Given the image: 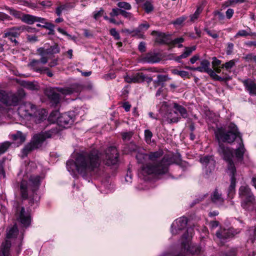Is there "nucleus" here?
Segmentation results:
<instances>
[{
    "mask_svg": "<svg viewBox=\"0 0 256 256\" xmlns=\"http://www.w3.org/2000/svg\"><path fill=\"white\" fill-rule=\"evenodd\" d=\"M228 172L230 176V184L228 190V197L230 198L232 196L235 190L236 182L235 175L236 174V170L234 171V172H232V170L228 171Z\"/></svg>",
    "mask_w": 256,
    "mask_h": 256,
    "instance_id": "4be33fe9",
    "label": "nucleus"
},
{
    "mask_svg": "<svg viewBox=\"0 0 256 256\" xmlns=\"http://www.w3.org/2000/svg\"><path fill=\"white\" fill-rule=\"evenodd\" d=\"M244 154V144L240 142V146L236 150L235 154L238 161H242Z\"/></svg>",
    "mask_w": 256,
    "mask_h": 256,
    "instance_id": "2f4dec72",
    "label": "nucleus"
},
{
    "mask_svg": "<svg viewBox=\"0 0 256 256\" xmlns=\"http://www.w3.org/2000/svg\"><path fill=\"white\" fill-rule=\"evenodd\" d=\"M122 14L124 18L130 20L132 18V14L129 12H127L124 10H122Z\"/></svg>",
    "mask_w": 256,
    "mask_h": 256,
    "instance_id": "0e129e2a",
    "label": "nucleus"
},
{
    "mask_svg": "<svg viewBox=\"0 0 256 256\" xmlns=\"http://www.w3.org/2000/svg\"><path fill=\"white\" fill-rule=\"evenodd\" d=\"M35 108L36 106L31 103L25 102L20 105L18 112L22 117L26 118L28 117H33L34 115H36Z\"/></svg>",
    "mask_w": 256,
    "mask_h": 256,
    "instance_id": "4468645a",
    "label": "nucleus"
},
{
    "mask_svg": "<svg viewBox=\"0 0 256 256\" xmlns=\"http://www.w3.org/2000/svg\"><path fill=\"white\" fill-rule=\"evenodd\" d=\"M210 198L212 202L216 204H222L224 201L222 193L218 190V188H216L210 196Z\"/></svg>",
    "mask_w": 256,
    "mask_h": 256,
    "instance_id": "b1692460",
    "label": "nucleus"
},
{
    "mask_svg": "<svg viewBox=\"0 0 256 256\" xmlns=\"http://www.w3.org/2000/svg\"><path fill=\"white\" fill-rule=\"evenodd\" d=\"M22 85L25 88L32 90H38L39 89L38 85L36 82H34L24 81Z\"/></svg>",
    "mask_w": 256,
    "mask_h": 256,
    "instance_id": "72a5a7b5",
    "label": "nucleus"
},
{
    "mask_svg": "<svg viewBox=\"0 0 256 256\" xmlns=\"http://www.w3.org/2000/svg\"><path fill=\"white\" fill-rule=\"evenodd\" d=\"M84 88V86L78 83L72 84L68 87L64 88H47L44 92L45 94L50 101L52 105L56 106L60 101V96L57 92H58L64 95H70L74 93L80 92Z\"/></svg>",
    "mask_w": 256,
    "mask_h": 256,
    "instance_id": "20e7f679",
    "label": "nucleus"
},
{
    "mask_svg": "<svg viewBox=\"0 0 256 256\" xmlns=\"http://www.w3.org/2000/svg\"><path fill=\"white\" fill-rule=\"evenodd\" d=\"M200 65V66L198 67V68H201L198 72H206L210 68V62L208 60H204L201 62Z\"/></svg>",
    "mask_w": 256,
    "mask_h": 256,
    "instance_id": "4c0bfd02",
    "label": "nucleus"
},
{
    "mask_svg": "<svg viewBox=\"0 0 256 256\" xmlns=\"http://www.w3.org/2000/svg\"><path fill=\"white\" fill-rule=\"evenodd\" d=\"M42 178L38 175H32L28 182L22 180L20 184V194L22 200L28 199L29 204L32 206L40 200L36 192L39 188Z\"/></svg>",
    "mask_w": 256,
    "mask_h": 256,
    "instance_id": "7ed1b4c3",
    "label": "nucleus"
},
{
    "mask_svg": "<svg viewBox=\"0 0 256 256\" xmlns=\"http://www.w3.org/2000/svg\"><path fill=\"white\" fill-rule=\"evenodd\" d=\"M239 196L242 199L241 205L244 208L252 204L255 198L250 189L247 186H241L239 188Z\"/></svg>",
    "mask_w": 256,
    "mask_h": 256,
    "instance_id": "1a4fd4ad",
    "label": "nucleus"
},
{
    "mask_svg": "<svg viewBox=\"0 0 256 256\" xmlns=\"http://www.w3.org/2000/svg\"><path fill=\"white\" fill-rule=\"evenodd\" d=\"M110 33L112 36L114 37L116 40H118L120 39V36L115 28L110 29Z\"/></svg>",
    "mask_w": 256,
    "mask_h": 256,
    "instance_id": "4d7b16f0",
    "label": "nucleus"
},
{
    "mask_svg": "<svg viewBox=\"0 0 256 256\" xmlns=\"http://www.w3.org/2000/svg\"><path fill=\"white\" fill-rule=\"evenodd\" d=\"M173 108L175 110V112H178L181 118H186L188 117V112L186 109L182 106L178 104V103L174 102L173 104Z\"/></svg>",
    "mask_w": 256,
    "mask_h": 256,
    "instance_id": "cd10ccee",
    "label": "nucleus"
},
{
    "mask_svg": "<svg viewBox=\"0 0 256 256\" xmlns=\"http://www.w3.org/2000/svg\"><path fill=\"white\" fill-rule=\"evenodd\" d=\"M5 8L9 12L10 14L14 16L16 18H20L21 20V18L23 14L21 12L8 6H6Z\"/></svg>",
    "mask_w": 256,
    "mask_h": 256,
    "instance_id": "58836bf2",
    "label": "nucleus"
},
{
    "mask_svg": "<svg viewBox=\"0 0 256 256\" xmlns=\"http://www.w3.org/2000/svg\"><path fill=\"white\" fill-rule=\"evenodd\" d=\"M27 40L29 42H34L38 41V37L36 35H28Z\"/></svg>",
    "mask_w": 256,
    "mask_h": 256,
    "instance_id": "338daca9",
    "label": "nucleus"
},
{
    "mask_svg": "<svg viewBox=\"0 0 256 256\" xmlns=\"http://www.w3.org/2000/svg\"><path fill=\"white\" fill-rule=\"evenodd\" d=\"M216 236L222 242H223L228 238H232L233 234L229 230L223 229L218 231L216 233Z\"/></svg>",
    "mask_w": 256,
    "mask_h": 256,
    "instance_id": "a878e982",
    "label": "nucleus"
},
{
    "mask_svg": "<svg viewBox=\"0 0 256 256\" xmlns=\"http://www.w3.org/2000/svg\"><path fill=\"white\" fill-rule=\"evenodd\" d=\"M122 9L120 8H113L110 13L111 17L116 16L122 14Z\"/></svg>",
    "mask_w": 256,
    "mask_h": 256,
    "instance_id": "8fccbe9b",
    "label": "nucleus"
},
{
    "mask_svg": "<svg viewBox=\"0 0 256 256\" xmlns=\"http://www.w3.org/2000/svg\"><path fill=\"white\" fill-rule=\"evenodd\" d=\"M133 76V82H144V74L142 72H138Z\"/></svg>",
    "mask_w": 256,
    "mask_h": 256,
    "instance_id": "ea45409f",
    "label": "nucleus"
},
{
    "mask_svg": "<svg viewBox=\"0 0 256 256\" xmlns=\"http://www.w3.org/2000/svg\"><path fill=\"white\" fill-rule=\"evenodd\" d=\"M204 31L214 38H216L218 37V35L214 31L210 30L207 28H204Z\"/></svg>",
    "mask_w": 256,
    "mask_h": 256,
    "instance_id": "bf43d9fd",
    "label": "nucleus"
},
{
    "mask_svg": "<svg viewBox=\"0 0 256 256\" xmlns=\"http://www.w3.org/2000/svg\"><path fill=\"white\" fill-rule=\"evenodd\" d=\"M188 222L187 218L186 217H181L176 220L171 226L172 233L176 235L178 233V231L182 230L186 228Z\"/></svg>",
    "mask_w": 256,
    "mask_h": 256,
    "instance_id": "f3484780",
    "label": "nucleus"
},
{
    "mask_svg": "<svg viewBox=\"0 0 256 256\" xmlns=\"http://www.w3.org/2000/svg\"><path fill=\"white\" fill-rule=\"evenodd\" d=\"M117 6L120 9L123 8L126 10H130L132 8L131 5L129 3L124 2H118L117 4Z\"/></svg>",
    "mask_w": 256,
    "mask_h": 256,
    "instance_id": "49530a36",
    "label": "nucleus"
},
{
    "mask_svg": "<svg viewBox=\"0 0 256 256\" xmlns=\"http://www.w3.org/2000/svg\"><path fill=\"white\" fill-rule=\"evenodd\" d=\"M132 135L133 132H125L122 134V138L124 140H130Z\"/></svg>",
    "mask_w": 256,
    "mask_h": 256,
    "instance_id": "5fc2aeb1",
    "label": "nucleus"
},
{
    "mask_svg": "<svg viewBox=\"0 0 256 256\" xmlns=\"http://www.w3.org/2000/svg\"><path fill=\"white\" fill-rule=\"evenodd\" d=\"M157 80L154 81L155 88L157 86L162 84V82H165L170 78L168 75L158 74L157 76Z\"/></svg>",
    "mask_w": 256,
    "mask_h": 256,
    "instance_id": "f704fd0d",
    "label": "nucleus"
},
{
    "mask_svg": "<svg viewBox=\"0 0 256 256\" xmlns=\"http://www.w3.org/2000/svg\"><path fill=\"white\" fill-rule=\"evenodd\" d=\"M141 148L136 145L134 142H130L128 144H125L123 147V152L125 154H128L131 152H138L141 151Z\"/></svg>",
    "mask_w": 256,
    "mask_h": 256,
    "instance_id": "5701e85b",
    "label": "nucleus"
},
{
    "mask_svg": "<svg viewBox=\"0 0 256 256\" xmlns=\"http://www.w3.org/2000/svg\"><path fill=\"white\" fill-rule=\"evenodd\" d=\"M11 144L8 142H5L0 144V155L4 154L10 146Z\"/></svg>",
    "mask_w": 256,
    "mask_h": 256,
    "instance_id": "37998d69",
    "label": "nucleus"
},
{
    "mask_svg": "<svg viewBox=\"0 0 256 256\" xmlns=\"http://www.w3.org/2000/svg\"><path fill=\"white\" fill-rule=\"evenodd\" d=\"M12 211L14 214L16 220L23 226L28 228L30 225L31 216L30 214L26 212L24 208L21 206L20 203L17 200L14 201Z\"/></svg>",
    "mask_w": 256,
    "mask_h": 256,
    "instance_id": "423d86ee",
    "label": "nucleus"
},
{
    "mask_svg": "<svg viewBox=\"0 0 256 256\" xmlns=\"http://www.w3.org/2000/svg\"><path fill=\"white\" fill-rule=\"evenodd\" d=\"M21 20L22 22L28 24H32L36 22H44L45 18L29 14H23L21 18Z\"/></svg>",
    "mask_w": 256,
    "mask_h": 256,
    "instance_id": "412c9836",
    "label": "nucleus"
},
{
    "mask_svg": "<svg viewBox=\"0 0 256 256\" xmlns=\"http://www.w3.org/2000/svg\"><path fill=\"white\" fill-rule=\"evenodd\" d=\"M212 65L214 67L218 66L221 64V60H218L216 57L212 58Z\"/></svg>",
    "mask_w": 256,
    "mask_h": 256,
    "instance_id": "69168bd1",
    "label": "nucleus"
},
{
    "mask_svg": "<svg viewBox=\"0 0 256 256\" xmlns=\"http://www.w3.org/2000/svg\"><path fill=\"white\" fill-rule=\"evenodd\" d=\"M34 113L36 115H34V118H36L38 122H40L44 120H46L48 116V112L44 109L37 110L36 108H35Z\"/></svg>",
    "mask_w": 256,
    "mask_h": 256,
    "instance_id": "c756f323",
    "label": "nucleus"
},
{
    "mask_svg": "<svg viewBox=\"0 0 256 256\" xmlns=\"http://www.w3.org/2000/svg\"><path fill=\"white\" fill-rule=\"evenodd\" d=\"M101 160L100 153L97 150L93 149L76 154L74 161L68 160L66 164L69 172H73L76 168L80 174L85 176L98 170Z\"/></svg>",
    "mask_w": 256,
    "mask_h": 256,
    "instance_id": "f257e3e1",
    "label": "nucleus"
},
{
    "mask_svg": "<svg viewBox=\"0 0 256 256\" xmlns=\"http://www.w3.org/2000/svg\"><path fill=\"white\" fill-rule=\"evenodd\" d=\"M186 250L188 252H190L192 254H198L200 253L202 248L200 246H190L188 248L184 249Z\"/></svg>",
    "mask_w": 256,
    "mask_h": 256,
    "instance_id": "c9c22d12",
    "label": "nucleus"
},
{
    "mask_svg": "<svg viewBox=\"0 0 256 256\" xmlns=\"http://www.w3.org/2000/svg\"><path fill=\"white\" fill-rule=\"evenodd\" d=\"M236 64V60H230L224 64L222 65V68H225L226 70H228L230 68H232Z\"/></svg>",
    "mask_w": 256,
    "mask_h": 256,
    "instance_id": "a18cd8bd",
    "label": "nucleus"
},
{
    "mask_svg": "<svg viewBox=\"0 0 256 256\" xmlns=\"http://www.w3.org/2000/svg\"><path fill=\"white\" fill-rule=\"evenodd\" d=\"M214 134L218 144L222 142L231 144L237 139L242 143V138L240 132L238 131L236 125L232 123L228 125L227 130L222 127L218 128L215 130Z\"/></svg>",
    "mask_w": 256,
    "mask_h": 256,
    "instance_id": "39448f33",
    "label": "nucleus"
},
{
    "mask_svg": "<svg viewBox=\"0 0 256 256\" xmlns=\"http://www.w3.org/2000/svg\"><path fill=\"white\" fill-rule=\"evenodd\" d=\"M119 154L116 147L112 146L108 148L105 151L104 162L108 166L117 164Z\"/></svg>",
    "mask_w": 256,
    "mask_h": 256,
    "instance_id": "ddd939ff",
    "label": "nucleus"
},
{
    "mask_svg": "<svg viewBox=\"0 0 256 256\" xmlns=\"http://www.w3.org/2000/svg\"><path fill=\"white\" fill-rule=\"evenodd\" d=\"M36 147L32 144L30 142L24 146V148L22 150V157L24 158L28 156V154L36 150Z\"/></svg>",
    "mask_w": 256,
    "mask_h": 256,
    "instance_id": "7c9ffc66",
    "label": "nucleus"
},
{
    "mask_svg": "<svg viewBox=\"0 0 256 256\" xmlns=\"http://www.w3.org/2000/svg\"><path fill=\"white\" fill-rule=\"evenodd\" d=\"M196 50V46L192 47H186L184 53L182 54V56L184 58H186L191 54L192 52Z\"/></svg>",
    "mask_w": 256,
    "mask_h": 256,
    "instance_id": "c03bdc74",
    "label": "nucleus"
},
{
    "mask_svg": "<svg viewBox=\"0 0 256 256\" xmlns=\"http://www.w3.org/2000/svg\"><path fill=\"white\" fill-rule=\"evenodd\" d=\"M152 35L156 36V41L160 44L170 45V38L169 36L164 32L154 30L152 32Z\"/></svg>",
    "mask_w": 256,
    "mask_h": 256,
    "instance_id": "6ab92c4d",
    "label": "nucleus"
},
{
    "mask_svg": "<svg viewBox=\"0 0 256 256\" xmlns=\"http://www.w3.org/2000/svg\"><path fill=\"white\" fill-rule=\"evenodd\" d=\"M23 28L20 26H13L6 29L4 34L3 38H8L11 42L14 44V46L19 44L18 42L16 40L22 32Z\"/></svg>",
    "mask_w": 256,
    "mask_h": 256,
    "instance_id": "f8f14e48",
    "label": "nucleus"
},
{
    "mask_svg": "<svg viewBox=\"0 0 256 256\" xmlns=\"http://www.w3.org/2000/svg\"><path fill=\"white\" fill-rule=\"evenodd\" d=\"M12 244L10 240H6L3 242L1 246V251L0 252V256H10V250Z\"/></svg>",
    "mask_w": 256,
    "mask_h": 256,
    "instance_id": "bb28decb",
    "label": "nucleus"
},
{
    "mask_svg": "<svg viewBox=\"0 0 256 256\" xmlns=\"http://www.w3.org/2000/svg\"><path fill=\"white\" fill-rule=\"evenodd\" d=\"M20 100V98L16 94L0 90V102L4 104L7 106H16L18 104Z\"/></svg>",
    "mask_w": 256,
    "mask_h": 256,
    "instance_id": "9b49d317",
    "label": "nucleus"
},
{
    "mask_svg": "<svg viewBox=\"0 0 256 256\" xmlns=\"http://www.w3.org/2000/svg\"><path fill=\"white\" fill-rule=\"evenodd\" d=\"M162 59V54L160 52H150L141 58V61L143 62L154 64L160 62Z\"/></svg>",
    "mask_w": 256,
    "mask_h": 256,
    "instance_id": "2eb2a0df",
    "label": "nucleus"
},
{
    "mask_svg": "<svg viewBox=\"0 0 256 256\" xmlns=\"http://www.w3.org/2000/svg\"><path fill=\"white\" fill-rule=\"evenodd\" d=\"M246 90L251 96H256V83L250 78H247L242 81Z\"/></svg>",
    "mask_w": 256,
    "mask_h": 256,
    "instance_id": "aec40b11",
    "label": "nucleus"
},
{
    "mask_svg": "<svg viewBox=\"0 0 256 256\" xmlns=\"http://www.w3.org/2000/svg\"><path fill=\"white\" fill-rule=\"evenodd\" d=\"M192 228H188L186 232L182 235V246L184 249L188 248L189 247L190 237L192 236Z\"/></svg>",
    "mask_w": 256,
    "mask_h": 256,
    "instance_id": "393cba45",
    "label": "nucleus"
},
{
    "mask_svg": "<svg viewBox=\"0 0 256 256\" xmlns=\"http://www.w3.org/2000/svg\"><path fill=\"white\" fill-rule=\"evenodd\" d=\"M36 71L40 72L41 74L43 73L44 71H46V74L48 76L52 77L53 76V74L49 70V69L48 68H36Z\"/></svg>",
    "mask_w": 256,
    "mask_h": 256,
    "instance_id": "603ef678",
    "label": "nucleus"
},
{
    "mask_svg": "<svg viewBox=\"0 0 256 256\" xmlns=\"http://www.w3.org/2000/svg\"><path fill=\"white\" fill-rule=\"evenodd\" d=\"M143 8L144 10L148 14L153 11L154 6L149 1H146L143 4Z\"/></svg>",
    "mask_w": 256,
    "mask_h": 256,
    "instance_id": "79ce46f5",
    "label": "nucleus"
},
{
    "mask_svg": "<svg viewBox=\"0 0 256 256\" xmlns=\"http://www.w3.org/2000/svg\"><path fill=\"white\" fill-rule=\"evenodd\" d=\"M136 158L138 162L142 164L143 165H144L145 164H144L148 160V154L142 153L141 152V151H138L137 152Z\"/></svg>",
    "mask_w": 256,
    "mask_h": 256,
    "instance_id": "473e14b6",
    "label": "nucleus"
},
{
    "mask_svg": "<svg viewBox=\"0 0 256 256\" xmlns=\"http://www.w3.org/2000/svg\"><path fill=\"white\" fill-rule=\"evenodd\" d=\"M162 123L167 122L168 124L176 123L179 122L181 117L177 116L176 112L167 111L162 114Z\"/></svg>",
    "mask_w": 256,
    "mask_h": 256,
    "instance_id": "dca6fc26",
    "label": "nucleus"
},
{
    "mask_svg": "<svg viewBox=\"0 0 256 256\" xmlns=\"http://www.w3.org/2000/svg\"><path fill=\"white\" fill-rule=\"evenodd\" d=\"M247 62H256V56L253 54H248L243 58Z\"/></svg>",
    "mask_w": 256,
    "mask_h": 256,
    "instance_id": "864d4df0",
    "label": "nucleus"
},
{
    "mask_svg": "<svg viewBox=\"0 0 256 256\" xmlns=\"http://www.w3.org/2000/svg\"><path fill=\"white\" fill-rule=\"evenodd\" d=\"M187 18L186 16H182L177 18L175 20H174L172 24L174 25H181L186 20Z\"/></svg>",
    "mask_w": 256,
    "mask_h": 256,
    "instance_id": "3c124183",
    "label": "nucleus"
},
{
    "mask_svg": "<svg viewBox=\"0 0 256 256\" xmlns=\"http://www.w3.org/2000/svg\"><path fill=\"white\" fill-rule=\"evenodd\" d=\"M207 74L214 80H216L218 77V74H216L214 70L210 68L206 72Z\"/></svg>",
    "mask_w": 256,
    "mask_h": 256,
    "instance_id": "052dcab7",
    "label": "nucleus"
},
{
    "mask_svg": "<svg viewBox=\"0 0 256 256\" xmlns=\"http://www.w3.org/2000/svg\"><path fill=\"white\" fill-rule=\"evenodd\" d=\"M184 38H178L174 40H172L170 39V45H172L173 46H174L176 44H178L180 43H182L184 42Z\"/></svg>",
    "mask_w": 256,
    "mask_h": 256,
    "instance_id": "6e6d98bb",
    "label": "nucleus"
},
{
    "mask_svg": "<svg viewBox=\"0 0 256 256\" xmlns=\"http://www.w3.org/2000/svg\"><path fill=\"white\" fill-rule=\"evenodd\" d=\"M234 45L232 42H228L226 50V54L230 55L232 53Z\"/></svg>",
    "mask_w": 256,
    "mask_h": 256,
    "instance_id": "13d9d810",
    "label": "nucleus"
},
{
    "mask_svg": "<svg viewBox=\"0 0 256 256\" xmlns=\"http://www.w3.org/2000/svg\"><path fill=\"white\" fill-rule=\"evenodd\" d=\"M163 154L164 152L162 150L150 152L148 154V160L151 162L146 163L141 166L140 174L146 177L148 176H159L167 174L170 166L174 162L172 157L168 155H166L160 160H156Z\"/></svg>",
    "mask_w": 256,
    "mask_h": 256,
    "instance_id": "f03ea898",
    "label": "nucleus"
},
{
    "mask_svg": "<svg viewBox=\"0 0 256 256\" xmlns=\"http://www.w3.org/2000/svg\"><path fill=\"white\" fill-rule=\"evenodd\" d=\"M58 114V112L55 111L50 114V116H54L60 126L66 128L70 127L74 123V118L69 112L62 114L59 116Z\"/></svg>",
    "mask_w": 256,
    "mask_h": 256,
    "instance_id": "9d476101",
    "label": "nucleus"
},
{
    "mask_svg": "<svg viewBox=\"0 0 256 256\" xmlns=\"http://www.w3.org/2000/svg\"><path fill=\"white\" fill-rule=\"evenodd\" d=\"M138 49L142 52H146V43L143 42H140L139 44V45L138 46Z\"/></svg>",
    "mask_w": 256,
    "mask_h": 256,
    "instance_id": "774afa93",
    "label": "nucleus"
},
{
    "mask_svg": "<svg viewBox=\"0 0 256 256\" xmlns=\"http://www.w3.org/2000/svg\"><path fill=\"white\" fill-rule=\"evenodd\" d=\"M200 162L204 166L206 172H210L214 170L216 162L212 156H206L200 158Z\"/></svg>",
    "mask_w": 256,
    "mask_h": 256,
    "instance_id": "a211bd4d",
    "label": "nucleus"
},
{
    "mask_svg": "<svg viewBox=\"0 0 256 256\" xmlns=\"http://www.w3.org/2000/svg\"><path fill=\"white\" fill-rule=\"evenodd\" d=\"M10 138L18 144H22L26 140V135L20 131H17L16 134H12Z\"/></svg>",
    "mask_w": 256,
    "mask_h": 256,
    "instance_id": "c85d7f7f",
    "label": "nucleus"
},
{
    "mask_svg": "<svg viewBox=\"0 0 256 256\" xmlns=\"http://www.w3.org/2000/svg\"><path fill=\"white\" fill-rule=\"evenodd\" d=\"M60 49L57 44H54L50 46V48L46 49V54H58L60 52Z\"/></svg>",
    "mask_w": 256,
    "mask_h": 256,
    "instance_id": "e433bc0d",
    "label": "nucleus"
},
{
    "mask_svg": "<svg viewBox=\"0 0 256 256\" xmlns=\"http://www.w3.org/2000/svg\"><path fill=\"white\" fill-rule=\"evenodd\" d=\"M6 160V158H3L2 160H0V174L4 178L6 177L5 171L4 170Z\"/></svg>",
    "mask_w": 256,
    "mask_h": 256,
    "instance_id": "de8ad7c7",
    "label": "nucleus"
},
{
    "mask_svg": "<svg viewBox=\"0 0 256 256\" xmlns=\"http://www.w3.org/2000/svg\"><path fill=\"white\" fill-rule=\"evenodd\" d=\"M231 77L229 76H226L224 77H221L219 76H218V77L216 78V80H218L220 82H227L230 80H231Z\"/></svg>",
    "mask_w": 256,
    "mask_h": 256,
    "instance_id": "680f3d73",
    "label": "nucleus"
},
{
    "mask_svg": "<svg viewBox=\"0 0 256 256\" xmlns=\"http://www.w3.org/2000/svg\"><path fill=\"white\" fill-rule=\"evenodd\" d=\"M218 152L222 159L228 162V171L232 170L234 172L236 170L232 160L234 152L230 147L226 146L222 142H220L218 148Z\"/></svg>",
    "mask_w": 256,
    "mask_h": 256,
    "instance_id": "0eeeda50",
    "label": "nucleus"
},
{
    "mask_svg": "<svg viewBox=\"0 0 256 256\" xmlns=\"http://www.w3.org/2000/svg\"><path fill=\"white\" fill-rule=\"evenodd\" d=\"M18 228L16 226L12 227L6 234V238H14L18 234Z\"/></svg>",
    "mask_w": 256,
    "mask_h": 256,
    "instance_id": "a19ab883",
    "label": "nucleus"
},
{
    "mask_svg": "<svg viewBox=\"0 0 256 256\" xmlns=\"http://www.w3.org/2000/svg\"><path fill=\"white\" fill-rule=\"evenodd\" d=\"M59 129L56 126L52 127L50 130L42 132L40 133L35 134L32 138L30 142L36 149L41 147L43 142L46 138H50L53 136L58 132Z\"/></svg>",
    "mask_w": 256,
    "mask_h": 256,
    "instance_id": "6e6552de",
    "label": "nucleus"
},
{
    "mask_svg": "<svg viewBox=\"0 0 256 256\" xmlns=\"http://www.w3.org/2000/svg\"><path fill=\"white\" fill-rule=\"evenodd\" d=\"M104 10L102 8H100V10L94 12V18L95 20H98L99 18L102 16L104 14Z\"/></svg>",
    "mask_w": 256,
    "mask_h": 256,
    "instance_id": "e2e57ef3",
    "label": "nucleus"
},
{
    "mask_svg": "<svg viewBox=\"0 0 256 256\" xmlns=\"http://www.w3.org/2000/svg\"><path fill=\"white\" fill-rule=\"evenodd\" d=\"M152 136V133L149 130H144V138L146 142L147 143H150L151 142V138Z\"/></svg>",
    "mask_w": 256,
    "mask_h": 256,
    "instance_id": "09e8293b",
    "label": "nucleus"
}]
</instances>
